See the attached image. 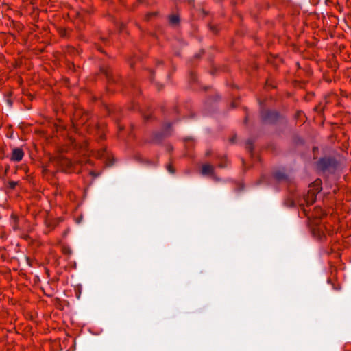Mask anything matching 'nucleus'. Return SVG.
I'll use <instances>...</instances> for the list:
<instances>
[{
    "label": "nucleus",
    "instance_id": "nucleus-4",
    "mask_svg": "<svg viewBox=\"0 0 351 351\" xmlns=\"http://www.w3.org/2000/svg\"><path fill=\"white\" fill-rule=\"evenodd\" d=\"M214 167L210 164H204L202 167L201 173L203 176H210L213 173Z\"/></svg>",
    "mask_w": 351,
    "mask_h": 351
},
{
    "label": "nucleus",
    "instance_id": "nucleus-9",
    "mask_svg": "<svg viewBox=\"0 0 351 351\" xmlns=\"http://www.w3.org/2000/svg\"><path fill=\"white\" fill-rule=\"evenodd\" d=\"M167 169L170 173H172V174L174 173V169L171 165H167Z\"/></svg>",
    "mask_w": 351,
    "mask_h": 351
},
{
    "label": "nucleus",
    "instance_id": "nucleus-3",
    "mask_svg": "<svg viewBox=\"0 0 351 351\" xmlns=\"http://www.w3.org/2000/svg\"><path fill=\"white\" fill-rule=\"evenodd\" d=\"M333 163L330 158H322L317 162V167L322 171L327 170Z\"/></svg>",
    "mask_w": 351,
    "mask_h": 351
},
{
    "label": "nucleus",
    "instance_id": "nucleus-1",
    "mask_svg": "<svg viewBox=\"0 0 351 351\" xmlns=\"http://www.w3.org/2000/svg\"><path fill=\"white\" fill-rule=\"evenodd\" d=\"M303 212L309 219V223L311 226L312 232L314 236L319 240H322L325 238V234L322 228L315 227L317 225L316 220L324 215V210L321 208H315L312 213H306V210L304 208Z\"/></svg>",
    "mask_w": 351,
    "mask_h": 351
},
{
    "label": "nucleus",
    "instance_id": "nucleus-12",
    "mask_svg": "<svg viewBox=\"0 0 351 351\" xmlns=\"http://www.w3.org/2000/svg\"><path fill=\"white\" fill-rule=\"evenodd\" d=\"M298 204H300V206H304V202H298Z\"/></svg>",
    "mask_w": 351,
    "mask_h": 351
},
{
    "label": "nucleus",
    "instance_id": "nucleus-11",
    "mask_svg": "<svg viewBox=\"0 0 351 351\" xmlns=\"http://www.w3.org/2000/svg\"><path fill=\"white\" fill-rule=\"evenodd\" d=\"M10 184L11 188H14V186H16V183L14 182H12L10 183Z\"/></svg>",
    "mask_w": 351,
    "mask_h": 351
},
{
    "label": "nucleus",
    "instance_id": "nucleus-8",
    "mask_svg": "<svg viewBox=\"0 0 351 351\" xmlns=\"http://www.w3.org/2000/svg\"><path fill=\"white\" fill-rule=\"evenodd\" d=\"M275 177L278 179V180H282L285 178V175L283 173H276V175H275Z\"/></svg>",
    "mask_w": 351,
    "mask_h": 351
},
{
    "label": "nucleus",
    "instance_id": "nucleus-7",
    "mask_svg": "<svg viewBox=\"0 0 351 351\" xmlns=\"http://www.w3.org/2000/svg\"><path fill=\"white\" fill-rule=\"evenodd\" d=\"M169 21H170V23H172V24H176L178 21H179V19L177 16L176 15H172L169 17Z\"/></svg>",
    "mask_w": 351,
    "mask_h": 351
},
{
    "label": "nucleus",
    "instance_id": "nucleus-2",
    "mask_svg": "<svg viewBox=\"0 0 351 351\" xmlns=\"http://www.w3.org/2000/svg\"><path fill=\"white\" fill-rule=\"evenodd\" d=\"M24 156V152L21 148H14L12 150L10 160L14 162L21 161Z\"/></svg>",
    "mask_w": 351,
    "mask_h": 351
},
{
    "label": "nucleus",
    "instance_id": "nucleus-6",
    "mask_svg": "<svg viewBox=\"0 0 351 351\" xmlns=\"http://www.w3.org/2000/svg\"><path fill=\"white\" fill-rule=\"evenodd\" d=\"M278 117V114L275 112H269L267 115L264 117V119L269 121H274Z\"/></svg>",
    "mask_w": 351,
    "mask_h": 351
},
{
    "label": "nucleus",
    "instance_id": "nucleus-10",
    "mask_svg": "<svg viewBox=\"0 0 351 351\" xmlns=\"http://www.w3.org/2000/svg\"><path fill=\"white\" fill-rule=\"evenodd\" d=\"M65 162L66 163V165H68L69 166H71L72 165V162L69 160H66Z\"/></svg>",
    "mask_w": 351,
    "mask_h": 351
},
{
    "label": "nucleus",
    "instance_id": "nucleus-5",
    "mask_svg": "<svg viewBox=\"0 0 351 351\" xmlns=\"http://www.w3.org/2000/svg\"><path fill=\"white\" fill-rule=\"evenodd\" d=\"M315 199V193H308V194L304 197V202L307 204H312Z\"/></svg>",
    "mask_w": 351,
    "mask_h": 351
}]
</instances>
